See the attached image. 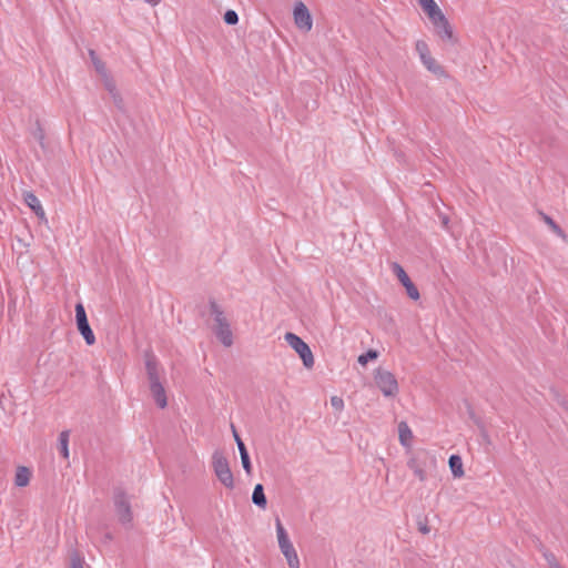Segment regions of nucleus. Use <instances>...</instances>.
I'll return each mask as SVG.
<instances>
[{
    "mask_svg": "<svg viewBox=\"0 0 568 568\" xmlns=\"http://www.w3.org/2000/svg\"><path fill=\"white\" fill-rule=\"evenodd\" d=\"M284 339L298 354L306 368H312L314 366L313 353L310 346L301 337L288 332L284 335Z\"/></svg>",
    "mask_w": 568,
    "mask_h": 568,
    "instance_id": "0eeeda50",
    "label": "nucleus"
},
{
    "mask_svg": "<svg viewBox=\"0 0 568 568\" xmlns=\"http://www.w3.org/2000/svg\"><path fill=\"white\" fill-rule=\"evenodd\" d=\"M71 568H83V561L78 555L72 556Z\"/></svg>",
    "mask_w": 568,
    "mask_h": 568,
    "instance_id": "c85d7f7f",
    "label": "nucleus"
},
{
    "mask_svg": "<svg viewBox=\"0 0 568 568\" xmlns=\"http://www.w3.org/2000/svg\"><path fill=\"white\" fill-rule=\"evenodd\" d=\"M418 3L428 18L434 17V14L440 11L439 7L434 0H418Z\"/></svg>",
    "mask_w": 568,
    "mask_h": 568,
    "instance_id": "f3484780",
    "label": "nucleus"
},
{
    "mask_svg": "<svg viewBox=\"0 0 568 568\" xmlns=\"http://www.w3.org/2000/svg\"><path fill=\"white\" fill-rule=\"evenodd\" d=\"M544 558L549 566V568H564L559 561L557 560L556 556L550 551L544 552Z\"/></svg>",
    "mask_w": 568,
    "mask_h": 568,
    "instance_id": "5701e85b",
    "label": "nucleus"
},
{
    "mask_svg": "<svg viewBox=\"0 0 568 568\" xmlns=\"http://www.w3.org/2000/svg\"><path fill=\"white\" fill-rule=\"evenodd\" d=\"M419 531L424 535L429 532V527L426 524L419 523Z\"/></svg>",
    "mask_w": 568,
    "mask_h": 568,
    "instance_id": "7c9ffc66",
    "label": "nucleus"
},
{
    "mask_svg": "<svg viewBox=\"0 0 568 568\" xmlns=\"http://www.w3.org/2000/svg\"><path fill=\"white\" fill-rule=\"evenodd\" d=\"M294 22L296 27L308 32L313 27V20L307 7L303 2H297L294 7Z\"/></svg>",
    "mask_w": 568,
    "mask_h": 568,
    "instance_id": "9d476101",
    "label": "nucleus"
},
{
    "mask_svg": "<svg viewBox=\"0 0 568 568\" xmlns=\"http://www.w3.org/2000/svg\"><path fill=\"white\" fill-rule=\"evenodd\" d=\"M275 528H276L278 547H280L283 556L285 557L288 567L295 568L296 564H300V559H298L297 552H296L293 544L291 542L288 535L278 517L275 519Z\"/></svg>",
    "mask_w": 568,
    "mask_h": 568,
    "instance_id": "20e7f679",
    "label": "nucleus"
},
{
    "mask_svg": "<svg viewBox=\"0 0 568 568\" xmlns=\"http://www.w3.org/2000/svg\"><path fill=\"white\" fill-rule=\"evenodd\" d=\"M415 475L420 479V480H424L425 479V473L423 469H419V468H416L415 469Z\"/></svg>",
    "mask_w": 568,
    "mask_h": 568,
    "instance_id": "2f4dec72",
    "label": "nucleus"
},
{
    "mask_svg": "<svg viewBox=\"0 0 568 568\" xmlns=\"http://www.w3.org/2000/svg\"><path fill=\"white\" fill-rule=\"evenodd\" d=\"M30 478L31 471L29 470V468L23 466L18 467L14 478V484L18 487H26L29 484Z\"/></svg>",
    "mask_w": 568,
    "mask_h": 568,
    "instance_id": "ddd939ff",
    "label": "nucleus"
},
{
    "mask_svg": "<svg viewBox=\"0 0 568 568\" xmlns=\"http://www.w3.org/2000/svg\"><path fill=\"white\" fill-rule=\"evenodd\" d=\"M378 355H379V354H378V352H377V351H375V349H369V351H367L366 353H364V354L359 355L357 361H358V363H359L361 365H363V366H364V365H366L369 361H374V359H376V358L378 357Z\"/></svg>",
    "mask_w": 568,
    "mask_h": 568,
    "instance_id": "4be33fe9",
    "label": "nucleus"
},
{
    "mask_svg": "<svg viewBox=\"0 0 568 568\" xmlns=\"http://www.w3.org/2000/svg\"><path fill=\"white\" fill-rule=\"evenodd\" d=\"M241 462H242V466H243L245 473L247 475H251L252 465H251L248 453H244L243 455H241Z\"/></svg>",
    "mask_w": 568,
    "mask_h": 568,
    "instance_id": "cd10ccee",
    "label": "nucleus"
},
{
    "mask_svg": "<svg viewBox=\"0 0 568 568\" xmlns=\"http://www.w3.org/2000/svg\"><path fill=\"white\" fill-rule=\"evenodd\" d=\"M442 223L445 227H447V224H448V217L447 216H443L442 219Z\"/></svg>",
    "mask_w": 568,
    "mask_h": 568,
    "instance_id": "72a5a7b5",
    "label": "nucleus"
},
{
    "mask_svg": "<svg viewBox=\"0 0 568 568\" xmlns=\"http://www.w3.org/2000/svg\"><path fill=\"white\" fill-rule=\"evenodd\" d=\"M404 287L406 288L407 295L412 300L417 301L419 298V292L412 281L409 283H407L406 285H404Z\"/></svg>",
    "mask_w": 568,
    "mask_h": 568,
    "instance_id": "393cba45",
    "label": "nucleus"
},
{
    "mask_svg": "<svg viewBox=\"0 0 568 568\" xmlns=\"http://www.w3.org/2000/svg\"><path fill=\"white\" fill-rule=\"evenodd\" d=\"M331 405L336 412H342L344 408V400L339 396H332Z\"/></svg>",
    "mask_w": 568,
    "mask_h": 568,
    "instance_id": "bb28decb",
    "label": "nucleus"
},
{
    "mask_svg": "<svg viewBox=\"0 0 568 568\" xmlns=\"http://www.w3.org/2000/svg\"><path fill=\"white\" fill-rule=\"evenodd\" d=\"M43 139V134L41 132V130L39 131V140H42Z\"/></svg>",
    "mask_w": 568,
    "mask_h": 568,
    "instance_id": "f704fd0d",
    "label": "nucleus"
},
{
    "mask_svg": "<svg viewBox=\"0 0 568 568\" xmlns=\"http://www.w3.org/2000/svg\"><path fill=\"white\" fill-rule=\"evenodd\" d=\"M542 220L556 235H558L561 239H566V233L550 216L542 214Z\"/></svg>",
    "mask_w": 568,
    "mask_h": 568,
    "instance_id": "aec40b11",
    "label": "nucleus"
},
{
    "mask_svg": "<svg viewBox=\"0 0 568 568\" xmlns=\"http://www.w3.org/2000/svg\"><path fill=\"white\" fill-rule=\"evenodd\" d=\"M416 51H417V53H418V55H419L420 60H422L423 58H425V57H427V55H429V54H430V53H429V50H428V45H427V43H426L425 41H423V40H418V41L416 42Z\"/></svg>",
    "mask_w": 568,
    "mask_h": 568,
    "instance_id": "b1692460",
    "label": "nucleus"
},
{
    "mask_svg": "<svg viewBox=\"0 0 568 568\" xmlns=\"http://www.w3.org/2000/svg\"><path fill=\"white\" fill-rule=\"evenodd\" d=\"M399 442L403 446H409L413 433L405 422H400L398 425Z\"/></svg>",
    "mask_w": 568,
    "mask_h": 568,
    "instance_id": "dca6fc26",
    "label": "nucleus"
},
{
    "mask_svg": "<svg viewBox=\"0 0 568 568\" xmlns=\"http://www.w3.org/2000/svg\"><path fill=\"white\" fill-rule=\"evenodd\" d=\"M392 271L397 276L398 281L403 284V286L410 282L409 276L398 263H392Z\"/></svg>",
    "mask_w": 568,
    "mask_h": 568,
    "instance_id": "6ab92c4d",
    "label": "nucleus"
},
{
    "mask_svg": "<svg viewBox=\"0 0 568 568\" xmlns=\"http://www.w3.org/2000/svg\"><path fill=\"white\" fill-rule=\"evenodd\" d=\"M89 54L97 72L101 74L104 88L110 93L113 103L116 105L118 109L122 110L124 106L123 100L120 95V92L116 89L115 82L108 74L104 63L97 57L93 50H90Z\"/></svg>",
    "mask_w": 568,
    "mask_h": 568,
    "instance_id": "f03ea898",
    "label": "nucleus"
},
{
    "mask_svg": "<svg viewBox=\"0 0 568 568\" xmlns=\"http://www.w3.org/2000/svg\"><path fill=\"white\" fill-rule=\"evenodd\" d=\"M212 467L215 476L220 480V483L229 488H234V477L233 473L230 468V464L227 458L221 450H215L212 455Z\"/></svg>",
    "mask_w": 568,
    "mask_h": 568,
    "instance_id": "7ed1b4c3",
    "label": "nucleus"
},
{
    "mask_svg": "<svg viewBox=\"0 0 568 568\" xmlns=\"http://www.w3.org/2000/svg\"><path fill=\"white\" fill-rule=\"evenodd\" d=\"M231 427H232V432H233V436H234L235 442L237 443V440H242L240 435L237 434L234 425H232Z\"/></svg>",
    "mask_w": 568,
    "mask_h": 568,
    "instance_id": "473e14b6",
    "label": "nucleus"
},
{
    "mask_svg": "<svg viewBox=\"0 0 568 568\" xmlns=\"http://www.w3.org/2000/svg\"><path fill=\"white\" fill-rule=\"evenodd\" d=\"M224 21L226 24L234 26L239 22V16L234 10H227L224 13Z\"/></svg>",
    "mask_w": 568,
    "mask_h": 568,
    "instance_id": "a878e982",
    "label": "nucleus"
},
{
    "mask_svg": "<svg viewBox=\"0 0 568 568\" xmlns=\"http://www.w3.org/2000/svg\"><path fill=\"white\" fill-rule=\"evenodd\" d=\"M429 20L432 21V23L436 30V33L443 40H452L453 39L452 27H450L448 20L446 19V17L444 16V13L442 12V10L439 12H437L436 14H434V17H430Z\"/></svg>",
    "mask_w": 568,
    "mask_h": 568,
    "instance_id": "9b49d317",
    "label": "nucleus"
},
{
    "mask_svg": "<svg viewBox=\"0 0 568 568\" xmlns=\"http://www.w3.org/2000/svg\"><path fill=\"white\" fill-rule=\"evenodd\" d=\"M113 504L118 520L124 526H130L133 520V514L126 494L120 489L116 490L113 496Z\"/></svg>",
    "mask_w": 568,
    "mask_h": 568,
    "instance_id": "6e6552de",
    "label": "nucleus"
},
{
    "mask_svg": "<svg viewBox=\"0 0 568 568\" xmlns=\"http://www.w3.org/2000/svg\"><path fill=\"white\" fill-rule=\"evenodd\" d=\"M423 64L426 67V69L435 74H438L442 72V68L436 62V60L429 54L422 59Z\"/></svg>",
    "mask_w": 568,
    "mask_h": 568,
    "instance_id": "412c9836",
    "label": "nucleus"
},
{
    "mask_svg": "<svg viewBox=\"0 0 568 568\" xmlns=\"http://www.w3.org/2000/svg\"><path fill=\"white\" fill-rule=\"evenodd\" d=\"M374 378L384 396L395 397L398 394L399 387L397 379L389 371L379 367L375 371Z\"/></svg>",
    "mask_w": 568,
    "mask_h": 568,
    "instance_id": "423d86ee",
    "label": "nucleus"
},
{
    "mask_svg": "<svg viewBox=\"0 0 568 568\" xmlns=\"http://www.w3.org/2000/svg\"><path fill=\"white\" fill-rule=\"evenodd\" d=\"M211 313L214 316L216 337L225 347H230L233 344V334L226 317L215 303L211 304Z\"/></svg>",
    "mask_w": 568,
    "mask_h": 568,
    "instance_id": "39448f33",
    "label": "nucleus"
},
{
    "mask_svg": "<svg viewBox=\"0 0 568 568\" xmlns=\"http://www.w3.org/2000/svg\"><path fill=\"white\" fill-rule=\"evenodd\" d=\"M453 475L457 478L464 476L463 460L458 455H452L448 460Z\"/></svg>",
    "mask_w": 568,
    "mask_h": 568,
    "instance_id": "2eb2a0df",
    "label": "nucleus"
},
{
    "mask_svg": "<svg viewBox=\"0 0 568 568\" xmlns=\"http://www.w3.org/2000/svg\"><path fill=\"white\" fill-rule=\"evenodd\" d=\"M252 501L260 508L264 509L266 507L267 500L264 494L263 485L257 484L254 487L252 494Z\"/></svg>",
    "mask_w": 568,
    "mask_h": 568,
    "instance_id": "4468645a",
    "label": "nucleus"
},
{
    "mask_svg": "<svg viewBox=\"0 0 568 568\" xmlns=\"http://www.w3.org/2000/svg\"><path fill=\"white\" fill-rule=\"evenodd\" d=\"M59 449L64 459L69 458V430H63L59 435Z\"/></svg>",
    "mask_w": 568,
    "mask_h": 568,
    "instance_id": "a211bd4d",
    "label": "nucleus"
},
{
    "mask_svg": "<svg viewBox=\"0 0 568 568\" xmlns=\"http://www.w3.org/2000/svg\"><path fill=\"white\" fill-rule=\"evenodd\" d=\"M237 448H239V452H240V456L243 455L244 453H247V449L243 443V440H237Z\"/></svg>",
    "mask_w": 568,
    "mask_h": 568,
    "instance_id": "c756f323",
    "label": "nucleus"
},
{
    "mask_svg": "<svg viewBox=\"0 0 568 568\" xmlns=\"http://www.w3.org/2000/svg\"><path fill=\"white\" fill-rule=\"evenodd\" d=\"M24 202L36 213V215L39 219L45 220V212H44L39 199L33 193H30V192L26 193Z\"/></svg>",
    "mask_w": 568,
    "mask_h": 568,
    "instance_id": "f8f14e48",
    "label": "nucleus"
},
{
    "mask_svg": "<svg viewBox=\"0 0 568 568\" xmlns=\"http://www.w3.org/2000/svg\"><path fill=\"white\" fill-rule=\"evenodd\" d=\"M75 321L80 334L83 336L88 345L95 343V336L89 325L87 313L82 303L75 305Z\"/></svg>",
    "mask_w": 568,
    "mask_h": 568,
    "instance_id": "1a4fd4ad",
    "label": "nucleus"
},
{
    "mask_svg": "<svg viewBox=\"0 0 568 568\" xmlns=\"http://www.w3.org/2000/svg\"><path fill=\"white\" fill-rule=\"evenodd\" d=\"M145 368L148 379L150 383L151 394L160 408H165L168 405L165 389L160 382V369L154 356H148L145 359Z\"/></svg>",
    "mask_w": 568,
    "mask_h": 568,
    "instance_id": "f257e3e1",
    "label": "nucleus"
}]
</instances>
